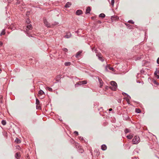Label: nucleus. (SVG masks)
<instances>
[{
	"instance_id": "nucleus-1",
	"label": "nucleus",
	"mask_w": 159,
	"mask_h": 159,
	"mask_svg": "<svg viewBox=\"0 0 159 159\" xmlns=\"http://www.w3.org/2000/svg\"><path fill=\"white\" fill-rule=\"evenodd\" d=\"M110 84L111 86L109 88L112 90L115 91L117 87V85L116 83L114 81H111L110 82Z\"/></svg>"
},
{
	"instance_id": "nucleus-21",
	"label": "nucleus",
	"mask_w": 159,
	"mask_h": 159,
	"mask_svg": "<svg viewBox=\"0 0 159 159\" xmlns=\"http://www.w3.org/2000/svg\"><path fill=\"white\" fill-rule=\"evenodd\" d=\"M99 16L100 17L104 18L105 16V15L104 13H102L99 15Z\"/></svg>"
},
{
	"instance_id": "nucleus-51",
	"label": "nucleus",
	"mask_w": 159,
	"mask_h": 159,
	"mask_svg": "<svg viewBox=\"0 0 159 159\" xmlns=\"http://www.w3.org/2000/svg\"><path fill=\"white\" fill-rule=\"evenodd\" d=\"M140 59V58L138 57V58H137V60L139 59Z\"/></svg>"
},
{
	"instance_id": "nucleus-48",
	"label": "nucleus",
	"mask_w": 159,
	"mask_h": 159,
	"mask_svg": "<svg viewBox=\"0 0 159 159\" xmlns=\"http://www.w3.org/2000/svg\"><path fill=\"white\" fill-rule=\"evenodd\" d=\"M27 20H28L26 21V22H27V23H28L29 22H30L29 20V19H27Z\"/></svg>"
},
{
	"instance_id": "nucleus-27",
	"label": "nucleus",
	"mask_w": 159,
	"mask_h": 159,
	"mask_svg": "<svg viewBox=\"0 0 159 159\" xmlns=\"http://www.w3.org/2000/svg\"><path fill=\"white\" fill-rule=\"evenodd\" d=\"M152 82L154 83V84H155L157 85H159V84L158 83H157L156 80H153Z\"/></svg>"
},
{
	"instance_id": "nucleus-29",
	"label": "nucleus",
	"mask_w": 159,
	"mask_h": 159,
	"mask_svg": "<svg viewBox=\"0 0 159 159\" xmlns=\"http://www.w3.org/2000/svg\"><path fill=\"white\" fill-rule=\"evenodd\" d=\"M135 111L137 113H140L141 112V110L139 109H136Z\"/></svg>"
},
{
	"instance_id": "nucleus-55",
	"label": "nucleus",
	"mask_w": 159,
	"mask_h": 159,
	"mask_svg": "<svg viewBox=\"0 0 159 159\" xmlns=\"http://www.w3.org/2000/svg\"><path fill=\"white\" fill-rule=\"evenodd\" d=\"M126 25H129V24H126Z\"/></svg>"
},
{
	"instance_id": "nucleus-7",
	"label": "nucleus",
	"mask_w": 159,
	"mask_h": 159,
	"mask_svg": "<svg viewBox=\"0 0 159 159\" xmlns=\"http://www.w3.org/2000/svg\"><path fill=\"white\" fill-rule=\"evenodd\" d=\"M111 19L112 20H114L118 19L119 17L116 16H111Z\"/></svg>"
},
{
	"instance_id": "nucleus-52",
	"label": "nucleus",
	"mask_w": 159,
	"mask_h": 159,
	"mask_svg": "<svg viewBox=\"0 0 159 159\" xmlns=\"http://www.w3.org/2000/svg\"><path fill=\"white\" fill-rule=\"evenodd\" d=\"M94 48H92V51H93Z\"/></svg>"
},
{
	"instance_id": "nucleus-37",
	"label": "nucleus",
	"mask_w": 159,
	"mask_h": 159,
	"mask_svg": "<svg viewBox=\"0 0 159 159\" xmlns=\"http://www.w3.org/2000/svg\"><path fill=\"white\" fill-rule=\"evenodd\" d=\"M0 102L2 103V96H0Z\"/></svg>"
},
{
	"instance_id": "nucleus-46",
	"label": "nucleus",
	"mask_w": 159,
	"mask_h": 159,
	"mask_svg": "<svg viewBox=\"0 0 159 159\" xmlns=\"http://www.w3.org/2000/svg\"><path fill=\"white\" fill-rule=\"evenodd\" d=\"M98 23H99V24H101V23L102 22H101V21H100V20H98Z\"/></svg>"
},
{
	"instance_id": "nucleus-35",
	"label": "nucleus",
	"mask_w": 159,
	"mask_h": 159,
	"mask_svg": "<svg viewBox=\"0 0 159 159\" xmlns=\"http://www.w3.org/2000/svg\"><path fill=\"white\" fill-rule=\"evenodd\" d=\"M128 22L129 23H131L133 24L134 23V22L132 20H129L128 21Z\"/></svg>"
},
{
	"instance_id": "nucleus-44",
	"label": "nucleus",
	"mask_w": 159,
	"mask_h": 159,
	"mask_svg": "<svg viewBox=\"0 0 159 159\" xmlns=\"http://www.w3.org/2000/svg\"><path fill=\"white\" fill-rule=\"evenodd\" d=\"M12 0H7V2L8 3H10L11 2H12Z\"/></svg>"
},
{
	"instance_id": "nucleus-26",
	"label": "nucleus",
	"mask_w": 159,
	"mask_h": 159,
	"mask_svg": "<svg viewBox=\"0 0 159 159\" xmlns=\"http://www.w3.org/2000/svg\"><path fill=\"white\" fill-rule=\"evenodd\" d=\"M79 152L82 153L84 152V150L82 148H80L78 150Z\"/></svg>"
},
{
	"instance_id": "nucleus-25",
	"label": "nucleus",
	"mask_w": 159,
	"mask_h": 159,
	"mask_svg": "<svg viewBox=\"0 0 159 159\" xmlns=\"http://www.w3.org/2000/svg\"><path fill=\"white\" fill-rule=\"evenodd\" d=\"M36 104L37 105H40L39 101L37 98L36 99Z\"/></svg>"
},
{
	"instance_id": "nucleus-54",
	"label": "nucleus",
	"mask_w": 159,
	"mask_h": 159,
	"mask_svg": "<svg viewBox=\"0 0 159 159\" xmlns=\"http://www.w3.org/2000/svg\"><path fill=\"white\" fill-rule=\"evenodd\" d=\"M127 98H129V97H128V96H127Z\"/></svg>"
},
{
	"instance_id": "nucleus-47",
	"label": "nucleus",
	"mask_w": 159,
	"mask_h": 159,
	"mask_svg": "<svg viewBox=\"0 0 159 159\" xmlns=\"http://www.w3.org/2000/svg\"><path fill=\"white\" fill-rule=\"evenodd\" d=\"M112 110V108H110L109 109V111H111Z\"/></svg>"
},
{
	"instance_id": "nucleus-4",
	"label": "nucleus",
	"mask_w": 159,
	"mask_h": 159,
	"mask_svg": "<svg viewBox=\"0 0 159 159\" xmlns=\"http://www.w3.org/2000/svg\"><path fill=\"white\" fill-rule=\"evenodd\" d=\"M43 22L45 25L48 28L50 27V24L48 22L46 19L44 18Z\"/></svg>"
},
{
	"instance_id": "nucleus-2",
	"label": "nucleus",
	"mask_w": 159,
	"mask_h": 159,
	"mask_svg": "<svg viewBox=\"0 0 159 159\" xmlns=\"http://www.w3.org/2000/svg\"><path fill=\"white\" fill-rule=\"evenodd\" d=\"M140 141L139 137L138 136H135L132 140L134 144H137Z\"/></svg>"
},
{
	"instance_id": "nucleus-17",
	"label": "nucleus",
	"mask_w": 159,
	"mask_h": 159,
	"mask_svg": "<svg viewBox=\"0 0 159 159\" xmlns=\"http://www.w3.org/2000/svg\"><path fill=\"white\" fill-rule=\"evenodd\" d=\"M82 52L81 51H79V52H77L75 55V57L76 58H78L79 57V56L81 54V53H82Z\"/></svg>"
},
{
	"instance_id": "nucleus-20",
	"label": "nucleus",
	"mask_w": 159,
	"mask_h": 159,
	"mask_svg": "<svg viewBox=\"0 0 159 159\" xmlns=\"http://www.w3.org/2000/svg\"><path fill=\"white\" fill-rule=\"evenodd\" d=\"M5 34V29H3L0 34V35L2 36V35H4Z\"/></svg>"
},
{
	"instance_id": "nucleus-8",
	"label": "nucleus",
	"mask_w": 159,
	"mask_h": 159,
	"mask_svg": "<svg viewBox=\"0 0 159 159\" xmlns=\"http://www.w3.org/2000/svg\"><path fill=\"white\" fill-rule=\"evenodd\" d=\"M71 36V34L70 32H69L67 33L66 34L65 36L64 37L68 39Z\"/></svg>"
},
{
	"instance_id": "nucleus-39",
	"label": "nucleus",
	"mask_w": 159,
	"mask_h": 159,
	"mask_svg": "<svg viewBox=\"0 0 159 159\" xmlns=\"http://www.w3.org/2000/svg\"><path fill=\"white\" fill-rule=\"evenodd\" d=\"M79 139L81 140H84V138L83 137H79Z\"/></svg>"
},
{
	"instance_id": "nucleus-22",
	"label": "nucleus",
	"mask_w": 159,
	"mask_h": 159,
	"mask_svg": "<svg viewBox=\"0 0 159 159\" xmlns=\"http://www.w3.org/2000/svg\"><path fill=\"white\" fill-rule=\"evenodd\" d=\"M64 64L66 66H69L71 65V63L69 62H65Z\"/></svg>"
},
{
	"instance_id": "nucleus-23",
	"label": "nucleus",
	"mask_w": 159,
	"mask_h": 159,
	"mask_svg": "<svg viewBox=\"0 0 159 159\" xmlns=\"http://www.w3.org/2000/svg\"><path fill=\"white\" fill-rule=\"evenodd\" d=\"M46 89L47 90H49V91H50V92H52V88L50 87H47L46 88Z\"/></svg>"
},
{
	"instance_id": "nucleus-15",
	"label": "nucleus",
	"mask_w": 159,
	"mask_h": 159,
	"mask_svg": "<svg viewBox=\"0 0 159 159\" xmlns=\"http://www.w3.org/2000/svg\"><path fill=\"white\" fill-rule=\"evenodd\" d=\"M108 67L109 69L110 70H112L113 71H114L115 70L114 69L113 67H110L109 66L107 67V66L106 67H105V70H107V68Z\"/></svg>"
},
{
	"instance_id": "nucleus-36",
	"label": "nucleus",
	"mask_w": 159,
	"mask_h": 159,
	"mask_svg": "<svg viewBox=\"0 0 159 159\" xmlns=\"http://www.w3.org/2000/svg\"><path fill=\"white\" fill-rule=\"evenodd\" d=\"M74 133L77 136L78 135V132L76 131H75Z\"/></svg>"
},
{
	"instance_id": "nucleus-10",
	"label": "nucleus",
	"mask_w": 159,
	"mask_h": 159,
	"mask_svg": "<svg viewBox=\"0 0 159 159\" xmlns=\"http://www.w3.org/2000/svg\"><path fill=\"white\" fill-rule=\"evenodd\" d=\"M98 80L100 83V88H101L103 86V81L101 79H100L99 78H98Z\"/></svg>"
},
{
	"instance_id": "nucleus-34",
	"label": "nucleus",
	"mask_w": 159,
	"mask_h": 159,
	"mask_svg": "<svg viewBox=\"0 0 159 159\" xmlns=\"http://www.w3.org/2000/svg\"><path fill=\"white\" fill-rule=\"evenodd\" d=\"M80 84L79 83V82L76 84H75V87H77L79 85H80Z\"/></svg>"
},
{
	"instance_id": "nucleus-3",
	"label": "nucleus",
	"mask_w": 159,
	"mask_h": 159,
	"mask_svg": "<svg viewBox=\"0 0 159 159\" xmlns=\"http://www.w3.org/2000/svg\"><path fill=\"white\" fill-rule=\"evenodd\" d=\"M32 26L31 25H28L25 27V29H26L25 31L26 32V34L28 35L31 32L30 30L32 29ZM28 36H30L29 35H28Z\"/></svg>"
},
{
	"instance_id": "nucleus-33",
	"label": "nucleus",
	"mask_w": 159,
	"mask_h": 159,
	"mask_svg": "<svg viewBox=\"0 0 159 159\" xmlns=\"http://www.w3.org/2000/svg\"><path fill=\"white\" fill-rule=\"evenodd\" d=\"M59 23H58L57 22H55L54 23V24H53V25H56V26H57V25H59Z\"/></svg>"
},
{
	"instance_id": "nucleus-30",
	"label": "nucleus",
	"mask_w": 159,
	"mask_h": 159,
	"mask_svg": "<svg viewBox=\"0 0 159 159\" xmlns=\"http://www.w3.org/2000/svg\"><path fill=\"white\" fill-rule=\"evenodd\" d=\"M2 123L3 125H5L6 124V122L5 120H3L2 121Z\"/></svg>"
},
{
	"instance_id": "nucleus-38",
	"label": "nucleus",
	"mask_w": 159,
	"mask_h": 159,
	"mask_svg": "<svg viewBox=\"0 0 159 159\" xmlns=\"http://www.w3.org/2000/svg\"><path fill=\"white\" fill-rule=\"evenodd\" d=\"M62 49L65 52H67L68 51V49L66 48H63Z\"/></svg>"
},
{
	"instance_id": "nucleus-43",
	"label": "nucleus",
	"mask_w": 159,
	"mask_h": 159,
	"mask_svg": "<svg viewBox=\"0 0 159 159\" xmlns=\"http://www.w3.org/2000/svg\"><path fill=\"white\" fill-rule=\"evenodd\" d=\"M122 94L124 95V94L126 95H127V96H128V94H127V93H124V92Z\"/></svg>"
},
{
	"instance_id": "nucleus-32",
	"label": "nucleus",
	"mask_w": 159,
	"mask_h": 159,
	"mask_svg": "<svg viewBox=\"0 0 159 159\" xmlns=\"http://www.w3.org/2000/svg\"><path fill=\"white\" fill-rule=\"evenodd\" d=\"M114 2H115V0H111V4L113 6L114 5Z\"/></svg>"
},
{
	"instance_id": "nucleus-45",
	"label": "nucleus",
	"mask_w": 159,
	"mask_h": 159,
	"mask_svg": "<svg viewBox=\"0 0 159 159\" xmlns=\"http://www.w3.org/2000/svg\"><path fill=\"white\" fill-rule=\"evenodd\" d=\"M61 77V76L60 75H58L57 76V78L60 79Z\"/></svg>"
},
{
	"instance_id": "nucleus-16",
	"label": "nucleus",
	"mask_w": 159,
	"mask_h": 159,
	"mask_svg": "<svg viewBox=\"0 0 159 159\" xmlns=\"http://www.w3.org/2000/svg\"><path fill=\"white\" fill-rule=\"evenodd\" d=\"M71 5V4L70 2H68L66 4V5L65 6V7L66 8L69 7H70Z\"/></svg>"
},
{
	"instance_id": "nucleus-42",
	"label": "nucleus",
	"mask_w": 159,
	"mask_h": 159,
	"mask_svg": "<svg viewBox=\"0 0 159 159\" xmlns=\"http://www.w3.org/2000/svg\"><path fill=\"white\" fill-rule=\"evenodd\" d=\"M156 77L157 78V79H159V75H155Z\"/></svg>"
},
{
	"instance_id": "nucleus-11",
	"label": "nucleus",
	"mask_w": 159,
	"mask_h": 159,
	"mask_svg": "<svg viewBox=\"0 0 159 159\" xmlns=\"http://www.w3.org/2000/svg\"><path fill=\"white\" fill-rule=\"evenodd\" d=\"M79 82L80 85L81 84H86L87 83V81L86 80H83L81 81H79Z\"/></svg>"
},
{
	"instance_id": "nucleus-49",
	"label": "nucleus",
	"mask_w": 159,
	"mask_h": 159,
	"mask_svg": "<svg viewBox=\"0 0 159 159\" xmlns=\"http://www.w3.org/2000/svg\"><path fill=\"white\" fill-rule=\"evenodd\" d=\"M94 51L96 53L97 52V50L96 49H95Z\"/></svg>"
},
{
	"instance_id": "nucleus-12",
	"label": "nucleus",
	"mask_w": 159,
	"mask_h": 159,
	"mask_svg": "<svg viewBox=\"0 0 159 159\" xmlns=\"http://www.w3.org/2000/svg\"><path fill=\"white\" fill-rule=\"evenodd\" d=\"M101 149L102 150H105L107 149V146L105 144H103L101 146Z\"/></svg>"
},
{
	"instance_id": "nucleus-18",
	"label": "nucleus",
	"mask_w": 159,
	"mask_h": 159,
	"mask_svg": "<svg viewBox=\"0 0 159 159\" xmlns=\"http://www.w3.org/2000/svg\"><path fill=\"white\" fill-rule=\"evenodd\" d=\"M126 137L129 139H131L133 137V136L132 134H130L129 135H127Z\"/></svg>"
},
{
	"instance_id": "nucleus-28",
	"label": "nucleus",
	"mask_w": 159,
	"mask_h": 159,
	"mask_svg": "<svg viewBox=\"0 0 159 159\" xmlns=\"http://www.w3.org/2000/svg\"><path fill=\"white\" fill-rule=\"evenodd\" d=\"M157 73L159 74V71L158 70H157V69H156V71L154 73V75L155 76V75H157Z\"/></svg>"
},
{
	"instance_id": "nucleus-31",
	"label": "nucleus",
	"mask_w": 159,
	"mask_h": 159,
	"mask_svg": "<svg viewBox=\"0 0 159 159\" xmlns=\"http://www.w3.org/2000/svg\"><path fill=\"white\" fill-rule=\"evenodd\" d=\"M128 96L129 97V98H126V100L128 102H129L130 99L131 98L130 97L129 95H128Z\"/></svg>"
},
{
	"instance_id": "nucleus-19",
	"label": "nucleus",
	"mask_w": 159,
	"mask_h": 159,
	"mask_svg": "<svg viewBox=\"0 0 159 159\" xmlns=\"http://www.w3.org/2000/svg\"><path fill=\"white\" fill-rule=\"evenodd\" d=\"M131 132V130L130 129H126L125 130V134H126L128 133H130Z\"/></svg>"
},
{
	"instance_id": "nucleus-5",
	"label": "nucleus",
	"mask_w": 159,
	"mask_h": 159,
	"mask_svg": "<svg viewBox=\"0 0 159 159\" xmlns=\"http://www.w3.org/2000/svg\"><path fill=\"white\" fill-rule=\"evenodd\" d=\"M97 56L98 57V59L101 61H104V59L102 58V56L101 54H96Z\"/></svg>"
},
{
	"instance_id": "nucleus-40",
	"label": "nucleus",
	"mask_w": 159,
	"mask_h": 159,
	"mask_svg": "<svg viewBox=\"0 0 159 159\" xmlns=\"http://www.w3.org/2000/svg\"><path fill=\"white\" fill-rule=\"evenodd\" d=\"M157 63L158 64H159V57L158 58L157 60Z\"/></svg>"
},
{
	"instance_id": "nucleus-6",
	"label": "nucleus",
	"mask_w": 159,
	"mask_h": 159,
	"mask_svg": "<svg viewBox=\"0 0 159 159\" xmlns=\"http://www.w3.org/2000/svg\"><path fill=\"white\" fill-rule=\"evenodd\" d=\"M83 11L80 10H78L76 12V14L77 15H80L82 14Z\"/></svg>"
},
{
	"instance_id": "nucleus-24",
	"label": "nucleus",
	"mask_w": 159,
	"mask_h": 159,
	"mask_svg": "<svg viewBox=\"0 0 159 159\" xmlns=\"http://www.w3.org/2000/svg\"><path fill=\"white\" fill-rule=\"evenodd\" d=\"M15 142L17 143H20L21 141L19 139L17 138L15 140Z\"/></svg>"
},
{
	"instance_id": "nucleus-14",
	"label": "nucleus",
	"mask_w": 159,
	"mask_h": 159,
	"mask_svg": "<svg viewBox=\"0 0 159 159\" xmlns=\"http://www.w3.org/2000/svg\"><path fill=\"white\" fill-rule=\"evenodd\" d=\"M20 155L19 153L17 152L15 154V157L17 159H19L20 157Z\"/></svg>"
},
{
	"instance_id": "nucleus-41",
	"label": "nucleus",
	"mask_w": 159,
	"mask_h": 159,
	"mask_svg": "<svg viewBox=\"0 0 159 159\" xmlns=\"http://www.w3.org/2000/svg\"><path fill=\"white\" fill-rule=\"evenodd\" d=\"M3 44L2 42L0 41V46H2Z\"/></svg>"
},
{
	"instance_id": "nucleus-13",
	"label": "nucleus",
	"mask_w": 159,
	"mask_h": 159,
	"mask_svg": "<svg viewBox=\"0 0 159 159\" xmlns=\"http://www.w3.org/2000/svg\"><path fill=\"white\" fill-rule=\"evenodd\" d=\"M38 93L39 95H42L43 94H45V93L42 90L40 89Z\"/></svg>"
},
{
	"instance_id": "nucleus-9",
	"label": "nucleus",
	"mask_w": 159,
	"mask_h": 159,
	"mask_svg": "<svg viewBox=\"0 0 159 159\" xmlns=\"http://www.w3.org/2000/svg\"><path fill=\"white\" fill-rule=\"evenodd\" d=\"M90 11H91L90 7H87L86 9L85 14H89L90 12Z\"/></svg>"
},
{
	"instance_id": "nucleus-53",
	"label": "nucleus",
	"mask_w": 159,
	"mask_h": 159,
	"mask_svg": "<svg viewBox=\"0 0 159 159\" xmlns=\"http://www.w3.org/2000/svg\"><path fill=\"white\" fill-rule=\"evenodd\" d=\"M4 133H6V132H4L3 133V134H4Z\"/></svg>"
},
{
	"instance_id": "nucleus-50",
	"label": "nucleus",
	"mask_w": 159,
	"mask_h": 159,
	"mask_svg": "<svg viewBox=\"0 0 159 159\" xmlns=\"http://www.w3.org/2000/svg\"><path fill=\"white\" fill-rule=\"evenodd\" d=\"M76 32V33H79V30H78Z\"/></svg>"
}]
</instances>
